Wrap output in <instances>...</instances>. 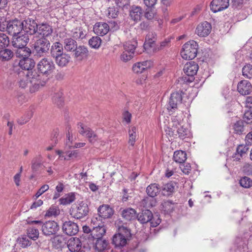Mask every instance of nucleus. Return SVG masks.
<instances>
[{"instance_id": "obj_1", "label": "nucleus", "mask_w": 252, "mask_h": 252, "mask_svg": "<svg viewBox=\"0 0 252 252\" xmlns=\"http://www.w3.org/2000/svg\"><path fill=\"white\" fill-rule=\"evenodd\" d=\"M19 87L21 88L29 87L31 93L37 91L41 87L44 86L45 84V80L42 78V76L35 70L19 72Z\"/></svg>"}, {"instance_id": "obj_2", "label": "nucleus", "mask_w": 252, "mask_h": 252, "mask_svg": "<svg viewBox=\"0 0 252 252\" xmlns=\"http://www.w3.org/2000/svg\"><path fill=\"white\" fill-rule=\"evenodd\" d=\"M50 47V42L45 37H41L35 41L33 44V54L37 57L46 55Z\"/></svg>"}, {"instance_id": "obj_3", "label": "nucleus", "mask_w": 252, "mask_h": 252, "mask_svg": "<svg viewBox=\"0 0 252 252\" xmlns=\"http://www.w3.org/2000/svg\"><path fill=\"white\" fill-rule=\"evenodd\" d=\"M198 45L194 40H189L185 43L181 51L182 57L187 60L194 59L197 55Z\"/></svg>"}, {"instance_id": "obj_4", "label": "nucleus", "mask_w": 252, "mask_h": 252, "mask_svg": "<svg viewBox=\"0 0 252 252\" xmlns=\"http://www.w3.org/2000/svg\"><path fill=\"white\" fill-rule=\"evenodd\" d=\"M37 68L38 71L40 73L39 74L42 76V79H44L46 82L47 78H45L44 75H46L47 77L48 75L51 74L55 69V66L52 60L49 58H44L37 63Z\"/></svg>"}, {"instance_id": "obj_5", "label": "nucleus", "mask_w": 252, "mask_h": 252, "mask_svg": "<svg viewBox=\"0 0 252 252\" xmlns=\"http://www.w3.org/2000/svg\"><path fill=\"white\" fill-rule=\"evenodd\" d=\"M79 132L85 136L92 144H94L98 140V136L96 132L88 126H83L82 124H78Z\"/></svg>"}, {"instance_id": "obj_6", "label": "nucleus", "mask_w": 252, "mask_h": 252, "mask_svg": "<svg viewBox=\"0 0 252 252\" xmlns=\"http://www.w3.org/2000/svg\"><path fill=\"white\" fill-rule=\"evenodd\" d=\"M91 223L93 224L91 235L94 239L102 238L106 233V229L104 226H100L97 217H94L92 219Z\"/></svg>"}, {"instance_id": "obj_7", "label": "nucleus", "mask_w": 252, "mask_h": 252, "mask_svg": "<svg viewBox=\"0 0 252 252\" xmlns=\"http://www.w3.org/2000/svg\"><path fill=\"white\" fill-rule=\"evenodd\" d=\"M89 212L88 204L82 201L77 204L75 209H73L71 215L74 218L80 219L86 216Z\"/></svg>"}, {"instance_id": "obj_8", "label": "nucleus", "mask_w": 252, "mask_h": 252, "mask_svg": "<svg viewBox=\"0 0 252 252\" xmlns=\"http://www.w3.org/2000/svg\"><path fill=\"white\" fill-rule=\"evenodd\" d=\"M59 229L58 223L55 221H47L42 225L41 230L45 236H51L57 233Z\"/></svg>"}, {"instance_id": "obj_9", "label": "nucleus", "mask_w": 252, "mask_h": 252, "mask_svg": "<svg viewBox=\"0 0 252 252\" xmlns=\"http://www.w3.org/2000/svg\"><path fill=\"white\" fill-rule=\"evenodd\" d=\"M23 22V32L29 35H33L36 33L38 30V24L35 20L32 19H27Z\"/></svg>"}, {"instance_id": "obj_10", "label": "nucleus", "mask_w": 252, "mask_h": 252, "mask_svg": "<svg viewBox=\"0 0 252 252\" xmlns=\"http://www.w3.org/2000/svg\"><path fill=\"white\" fill-rule=\"evenodd\" d=\"M8 33L12 36L21 34L23 32V22L22 21L18 19L9 21V25L8 26Z\"/></svg>"}, {"instance_id": "obj_11", "label": "nucleus", "mask_w": 252, "mask_h": 252, "mask_svg": "<svg viewBox=\"0 0 252 252\" xmlns=\"http://www.w3.org/2000/svg\"><path fill=\"white\" fill-rule=\"evenodd\" d=\"M29 41V35L23 32L13 36L12 39V44L15 48L24 47Z\"/></svg>"}, {"instance_id": "obj_12", "label": "nucleus", "mask_w": 252, "mask_h": 252, "mask_svg": "<svg viewBox=\"0 0 252 252\" xmlns=\"http://www.w3.org/2000/svg\"><path fill=\"white\" fill-rule=\"evenodd\" d=\"M182 97L179 92L171 94L167 108L169 112H174L177 109V105L181 103Z\"/></svg>"}, {"instance_id": "obj_13", "label": "nucleus", "mask_w": 252, "mask_h": 252, "mask_svg": "<svg viewBox=\"0 0 252 252\" xmlns=\"http://www.w3.org/2000/svg\"><path fill=\"white\" fill-rule=\"evenodd\" d=\"M62 228L63 232L69 236L75 235L79 231L78 224L70 220L65 221L63 223Z\"/></svg>"}, {"instance_id": "obj_14", "label": "nucleus", "mask_w": 252, "mask_h": 252, "mask_svg": "<svg viewBox=\"0 0 252 252\" xmlns=\"http://www.w3.org/2000/svg\"><path fill=\"white\" fill-rule=\"evenodd\" d=\"M229 5V0H213L210 7L214 13H216L226 9Z\"/></svg>"}, {"instance_id": "obj_15", "label": "nucleus", "mask_w": 252, "mask_h": 252, "mask_svg": "<svg viewBox=\"0 0 252 252\" xmlns=\"http://www.w3.org/2000/svg\"><path fill=\"white\" fill-rule=\"evenodd\" d=\"M211 29V25L208 22L205 21L197 26L195 32L200 37H205L210 34Z\"/></svg>"}, {"instance_id": "obj_16", "label": "nucleus", "mask_w": 252, "mask_h": 252, "mask_svg": "<svg viewBox=\"0 0 252 252\" xmlns=\"http://www.w3.org/2000/svg\"><path fill=\"white\" fill-rule=\"evenodd\" d=\"M73 52V58L79 61H81L87 58L89 54L87 48L83 45L77 46Z\"/></svg>"}, {"instance_id": "obj_17", "label": "nucleus", "mask_w": 252, "mask_h": 252, "mask_svg": "<svg viewBox=\"0 0 252 252\" xmlns=\"http://www.w3.org/2000/svg\"><path fill=\"white\" fill-rule=\"evenodd\" d=\"M143 15V10L139 6L132 5L129 9L130 19L135 22L140 21Z\"/></svg>"}, {"instance_id": "obj_18", "label": "nucleus", "mask_w": 252, "mask_h": 252, "mask_svg": "<svg viewBox=\"0 0 252 252\" xmlns=\"http://www.w3.org/2000/svg\"><path fill=\"white\" fill-rule=\"evenodd\" d=\"M57 65L60 67H64L67 66L70 62V56L65 53L58 56L53 59Z\"/></svg>"}, {"instance_id": "obj_19", "label": "nucleus", "mask_w": 252, "mask_h": 252, "mask_svg": "<svg viewBox=\"0 0 252 252\" xmlns=\"http://www.w3.org/2000/svg\"><path fill=\"white\" fill-rule=\"evenodd\" d=\"M198 69V64L194 62H189L186 63L184 67L185 73L192 78L195 75Z\"/></svg>"}, {"instance_id": "obj_20", "label": "nucleus", "mask_w": 252, "mask_h": 252, "mask_svg": "<svg viewBox=\"0 0 252 252\" xmlns=\"http://www.w3.org/2000/svg\"><path fill=\"white\" fill-rule=\"evenodd\" d=\"M19 66L24 71L20 72H26L27 71H33L32 69L34 66L35 63L33 59L29 58L21 59L19 63Z\"/></svg>"}, {"instance_id": "obj_21", "label": "nucleus", "mask_w": 252, "mask_h": 252, "mask_svg": "<svg viewBox=\"0 0 252 252\" xmlns=\"http://www.w3.org/2000/svg\"><path fill=\"white\" fill-rule=\"evenodd\" d=\"M151 65L152 63L150 61L138 62L133 65L132 70L135 73H141L145 70L150 68Z\"/></svg>"}, {"instance_id": "obj_22", "label": "nucleus", "mask_w": 252, "mask_h": 252, "mask_svg": "<svg viewBox=\"0 0 252 252\" xmlns=\"http://www.w3.org/2000/svg\"><path fill=\"white\" fill-rule=\"evenodd\" d=\"M109 26L106 23H96L94 26V31L97 35L103 36L109 31Z\"/></svg>"}, {"instance_id": "obj_23", "label": "nucleus", "mask_w": 252, "mask_h": 252, "mask_svg": "<svg viewBox=\"0 0 252 252\" xmlns=\"http://www.w3.org/2000/svg\"><path fill=\"white\" fill-rule=\"evenodd\" d=\"M237 90L242 95L249 94L252 90L251 84L247 80H242L238 83Z\"/></svg>"}, {"instance_id": "obj_24", "label": "nucleus", "mask_w": 252, "mask_h": 252, "mask_svg": "<svg viewBox=\"0 0 252 252\" xmlns=\"http://www.w3.org/2000/svg\"><path fill=\"white\" fill-rule=\"evenodd\" d=\"M98 218L106 219L111 217L113 214V210L108 205H102L98 209Z\"/></svg>"}, {"instance_id": "obj_25", "label": "nucleus", "mask_w": 252, "mask_h": 252, "mask_svg": "<svg viewBox=\"0 0 252 252\" xmlns=\"http://www.w3.org/2000/svg\"><path fill=\"white\" fill-rule=\"evenodd\" d=\"M53 32L52 27L48 24L42 23L38 25V30L36 32L41 35L42 37H47L50 35Z\"/></svg>"}, {"instance_id": "obj_26", "label": "nucleus", "mask_w": 252, "mask_h": 252, "mask_svg": "<svg viewBox=\"0 0 252 252\" xmlns=\"http://www.w3.org/2000/svg\"><path fill=\"white\" fill-rule=\"evenodd\" d=\"M153 215L149 210H143L141 213L137 215L138 220L141 223H146L152 220Z\"/></svg>"}, {"instance_id": "obj_27", "label": "nucleus", "mask_w": 252, "mask_h": 252, "mask_svg": "<svg viewBox=\"0 0 252 252\" xmlns=\"http://www.w3.org/2000/svg\"><path fill=\"white\" fill-rule=\"evenodd\" d=\"M63 53V44L59 42H55L54 43L50 49L51 57L54 59Z\"/></svg>"}, {"instance_id": "obj_28", "label": "nucleus", "mask_w": 252, "mask_h": 252, "mask_svg": "<svg viewBox=\"0 0 252 252\" xmlns=\"http://www.w3.org/2000/svg\"><path fill=\"white\" fill-rule=\"evenodd\" d=\"M126 242L127 239L121 234H116L113 237L112 243L116 248L123 247L126 245Z\"/></svg>"}, {"instance_id": "obj_29", "label": "nucleus", "mask_w": 252, "mask_h": 252, "mask_svg": "<svg viewBox=\"0 0 252 252\" xmlns=\"http://www.w3.org/2000/svg\"><path fill=\"white\" fill-rule=\"evenodd\" d=\"M63 47L67 52H73L77 48V42L71 37L66 38L63 40Z\"/></svg>"}, {"instance_id": "obj_30", "label": "nucleus", "mask_w": 252, "mask_h": 252, "mask_svg": "<svg viewBox=\"0 0 252 252\" xmlns=\"http://www.w3.org/2000/svg\"><path fill=\"white\" fill-rule=\"evenodd\" d=\"M67 247L71 252H77L80 250L81 242L79 238H72L67 242Z\"/></svg>"}, {"instance_id": "obj_31", "label": "nucleus", "mask_w": 252, "mask_h": 252, "mask_svg": "<svg viewBox=\"0 0 252 252\" xmlns=\"http://www.w3.org/2000/svg\"><path fill=\"white\" fill-rule=\"evenodd\" d=\"M122 215L123 218L127 220H131L137 218L136 211L131 208L124 209L122 211Z\"/></svg>"}, {"instance_id": "obj_32", "label": "nucleus", "mask_w": 252, "mask_h": 252, "mask_svg": "<svg viewBox=\"0 0 252 252\" xmlns=\"http://www.w3.org/2000/svg\"><path fill=\"white\" fill-rule=\"evenodd\" d=\"M176 184L170 182L164 185L161 189L162 193L164 196H169L174 192Z\"/></svg>"}, {"instance_id": "obj_33", "label": "nucleus", "mask_w": 252, "mask_h": 252, "mask_svg": "<svg viewBox=\"0 0 252 252\" xmlns=\"http://www.w3.org/2000/svg\"><path fill=\"white\" fill-rule=\"evenodd\" d=\"M160 190L159 186L156 183L150 184L146 189L148 195L152 197L156 196Z\"/></svg>"}, {"instance_id": "obj_34", "label": "nucleus", "mask_w": 252, "mask_h": 252, "mask_svg": "<svg viewBox=\"0 0 252 252\" xmlns=\"http://www.w3.org/2000/svg\"><path fill=\"white\" fill-rule=\"evenodd\" d=\"M18 49L15 52L16 56L17 58L21 59H25L26 58H29L31 55V49L25 46L24 47H18Z\"/></svg>"}, {"instance_id": "obj_35", "label": "nucleus", "mask_w": 252, "mask_h": 252, "mask_svg": "<svg viewBox=\"0 0 252 252\" xmlns=\"http://www.w3.org/2000/svg\"><path fill=\"white\" fill-rule=\"evenodd\" d=\"M137 129L135 126H130L128 129V141L129 145L133 147L134 145L137 138Z\"/></svg>"}, {"instance_id": "obj_36", "label": "nucleus", "mask_w": 252, "mask_h": 252, "mask_svg": "<svg viewBox=\"0 0 252 252\" xmlns=\"http://www.w3.org/2000/svg\"><path fill=\"white\" fill-rule=\"evenodd\" d=\"M174 160L179 163H183L187 159V154L183 151H176L174 153Z\"/></svg>"}, {"instance_id": "obj_37", "label": "nucleus", "mask_w": 252, "mask_h": 252, "mask_svg": "<svg viewBox=\"0 0 252 252\" xmlns=\"http://www.w3.org/2000/svg\"><path fill=\"white\" fill-rule=\"evenodd\" d=\"M157 39V34L155 32H149L146 36V42L144 46L152 47L154 46Z\"/></svg>"}, {"instance_id": "obj_38", "label": "nucleus", "mask_w": 252, "mask_h": 252, "mask_svg": "<svg viewBox=\"0 0 252 252\" xmlns=\"http://www.w3.org/2000/svg\"><path fill=\"white\" fill-rule=\"evenodd\" d=\"M173 127L176 129V133L181 139H184L188 134V129L184 127L183 126H177L175 124V125H173Z\"/></svg>"}, {"instance_id": "obj_39", "label": "nucleus", "mask_w": 252, "mask_h": 252, "mask_svg": "<svg viewBox=\"0 0 252 252\" xmlns=\"http://www.w3.org/2000/svg\"><path fill=\"white\" fill-rule=\"evenodd\" d=\"M95 239L96 240L94 246L95 250L100 252L106 249L108 244V242L107 241L103 240L102 238Z\"/></svg>"}, {"instance_id": "obj_40", "label": "nucleus", "mask_w": 252, "mask_h": 252, "mask_svg": "<svg viewBox=\"0 0 252 252\" xmlns=\"http://www.w3.org/2000/svg\"><path fill=\"white\" fill-rule=\"evenodd\" d=\"M13 56V52L8 49H3L0 51V59L2 61H8Z\"/></svg>"}, {"instance_id": "obj_41", "label": "nucleus", "mask_w": 252, "mask_h": 252, "mask_svg": "<svg viewBox=\"0 0 252 252\" xmlns=\"http://www.w3.org/2000/svg\"><path fill=\"white\" fill-rule=\"evenodd\" d=\"M17 242L19 245L23 248H26L32 245V241L27 236L24 235L19 237L17 239Z\"/></svg>"}, {"instance_id": "obj_42", "label": "nucleus", "mask_w": 252, "mask_h": 252, "mask_svg": "<svg viewBox=\"0 0 252 252\" xmlns=\"http://www.w3.org/2000/svg\"><path fill=\"white\" fill-rule=\"evenodd\" d=\"M42 166V157L38 155L34 157L32 161V168L33 171H37Z\"/></svg>"}, {"instance_id": "obj_43", "label": "nucleus", "mask_w": 252, "mask_h": 252, "mask_svg": "<svg viewBox=\"0 0 252 252\" xmlns=\"http://www.w3.org/2000/svg\"><path fill=\"white\" fill-rule=\"evenodd\" d=\"M137 45V43L135 40L126 42L124 45V50L134 54Z\"/></svg>"}, {"instance_id": "obj_44", "label": "nucleus", "mask_w": 252, "mask_h": 252, "mask_svg": "<svg viewBox=\"0 0 252 252\" xmlns=\"http://www.w3.org/2000/svg\"><path fill=\"white\" fill-rule=\"evenodd\" d=\"M75 197L74 193H70L60 198L59 201L60 202V204L63 205H67L73 202L75 200Z\"/></svg>"}, {"instance_id": "obj_45", "label": "nucleus", "mask_w": 252, "mask_h": 252, "mask_svg": "<svg viewBox=\"0 0 252 252\" xmlns=\"http://www.w3.org/2000/svg\"><path fill=\"white\" fill-rule=\"evenodd\" d=\"M27 234L29 238L35 241L38 238L39 231L34 227H30L27 230Z\"/></svg>"}, {"instance_id": "obj_46", "label": "nucleus", "mask_w": 252, "mask_h": 252, "mask_svg": "<svg viewBox=\"0 0 252 252\" xmlns=\"http://www.w3.org/2000/svg\"><path fill=\"white\" fill-rule=\"evenodd\" d=\"M53 101L58 107L62 106L64 103L62 92H59L55 93L53 96Z\"/></svg>"}, {"instance_id": "obj_47", "label": "nucleus", "mask_w": 252, "mask_h": 252, "mask_svg": "<svg viewBox=\"0 0 252 252\" xmlns=\"http://www.w3.org/2000/svg\"><path fill=\"white\" fill-rule=\"evenodd\" d=\"M90 46L93 48L98 49L101 44V39L98 36H93L89 40Z\"/></svg>"}, {"instance_id": "obj_48", "label": "nucleus", "mask_w": 252, "mask_h": 252, "mask_svg": "<svg viewBox=\"0 0 252 252\" xmlns=\"http://www.w3.org/2000/svg\"><path fill=\"white\" fill-rule=\"evenodd\" d=\"M233 129L235 133L239 135L242 134L244 131L243 122L241 121L236 122L233 125Z\"/></svg>"}, {"instance_id": "obj_49", "label": "nucleus", "mask_w": 252, "mask_h": 252, "mask_svg": "<svg viewBox=\"0 0 252 252\" xmlns=\"http://www.w3.org/2000/svg\"><path fill=\"white\" fill-rule=\"evenodd\" d=\"M239 184L241 187L248 189L252 186V180L250 178L244 176L240 179Z\"/></svg>"}, {"instance_id": "obj_50", "label": "nucleus", "mask_w": 252, "mask_h": 252, "mask_svg": "<svg viewBox=\"0 0 252 252\" xmlns=\"http://www.w3.org/2000/svg\"><path fill=\"white\" fill-rule=\"evenodd\" d=\"M9 44V39L7 35L0 32V49H3Z\"/></svg>"}, {"instance_id": "obj_51", "label": "nucleus", "mask_w": 252, "mask_h": 252, "mask_svg": "<svg viewBox=\"0 0 252 252\" xmlns=\"http://www.w3.org/2000/svg\"><path fill=\"white\" fill-rule=\"evenodd\" d=\"M60 213V211L58 207L55 206H52L47 210L45 216V217H56L59 215Z\"/></svg>"}, {"instance_id": "obj_52", "label": "nucleus", "mask_w": 252, "mask_h": 252, "mask_svg": "<svg viewBox=\"0 0 252 252\" xmlns=\"http://www.w3.org/2000/svg\"><path fill=\"white\" fill-rule=\"evenodd\" d=\"M243 75L248 78H252V65L247 64L242 69Z\"/></svg>"}, {"instance_id": "obj_53", "label": "nucleus", "mask_w": 252, "mask_h": 252, "mask_svg": "<svg viewBox=\"0 0 252 252\" xmlns=\"http://www.w3.org/2000/svg\"><path fill=\"white\" fill-rule=\"evenodd\" d=\"M162 206L164 211L168 213L171 212L173 210L174 207V203H173L171 201L166 200L163 201L162 203Z\"/></svg>"}, {"instance_id": "obj_54", "label": "nucleus", "mask_w": 252, "mask_h": 252, "mask_svg": "<svg viewBox=\"0 0 252 252\" xmlns=\"http://www.w3.org/2000/svg\"><path fill=\"white\" fill-rule=\"evenodd\" d=\"M66 157H64V160H68L71 159L76 158L78 155V150H73L71 151H67L65 152Z\"/></svg>"}, {"instance_id": "obj_55", "label": "nucleus", "mask_w": 252, "mask_h": 252, "mask_svg": "<svg viewBox=\"0 0 252 252\" xmlns=\"http://www.w3.org/2000/svg\"><path fill=\"white\" fill-rule=\"evenodd\" d=\"M118 9L115 7H109L108 9L107 15L109 18H115L118 14Z\"/></svg>"}, {"instance_id": "obj_56", "label": "nucleus", "mask_w": 252, "mask_h": 252, "mask_svg": "<svg viewBox=\"0 0 252 252\" xmlns=\"http://www.w3.org/2000/svg\"><path fill=\"white\" fill-rule=\"evenodd\" d=\"M133 54L124 50L121 55V59L123 61L126 62L133 58Z\"/></svg>"}, {"instance_id": "obj_57", "label": "nucleus", "mask_w": 252, "mask_h": 252, "mask_svg": "<svg viewBox=\"0 0 252 252\" xmlns=\"http://www.w3.org/2000/svg\"><path fill=\"white\" fill-rule=\"evenodd\" d=\"M118 234H121L122 235H124L126 239L130 235L129 229L124 226H121L119 227V233Z\"/></svg>"}, {"instance_id": "obj_58", "label": "nucleus", "mask_w": 252, "mask_h": 252, "mask_svg": "<svg viewBox=\"0 0 252 252\" xmlns=\"http://www.w3.org/2000/svg\"><path fill=\"white\" fill-rule=\"evenodd\" d=\"M32 117V113H28L24 116L22 117L21 118L19 119L17 121V122L21 125H24L28 122L31 119Z\"/></svg>"}, {"instance_id": "obj_59", "label": "nucleus", "mask_w": 252, "mask_h": 252, "mask_svg": "<svg viewBox=\"0 0 252 252\" xmlns=\"http://www.w3.org/2000/svg\"><path fill=\"white\" fill-rule=\"evenodd\" d=\"M74 138L72 134L71 130H68V133L66 134V146L70 148L73 147L72 141Z\"/></svg>"}, {"instance_id": "obj_60", "label": "nucleus", "mask_w": 252, "mask_h": 252, "mask_svg": "<svg viewBox=\"0 0 252 252\" xmlns=\"http://www.w3.org/2000/svg\"><path fill=\"white\" fill-rule=\"evenodd\" d=\"M244 121L248 124L252 123V111H247L244 114Z\"/></svg>"}, {"instance_id": "obj_61", "label": "nucleus", "mask_w": 252, "mask_h": 252, "mask_svg": "<svg viewBox=\"0 0 252 252\" xmlns=\"http://www.w3.org/2000/svg\"><path fill=\"white\" fill-rule=\"evenodd\" d=\"M180 168L185 174H189L191 170V166L189 163H182L180 166Z\"/></svg>"}, {"instance_id": "obj_62", "label": "nucleus", "mask_w": 252, "mask_h": 252, "mask_svg": "<svg viewBox=\"0 0 252 252\" xmlns=\"http://www.w3.org/2000/svg\"><path fill=\"white\" fill-rule=\"evenodd\" d=\"M244 0H231L232 7L234 9H239L242 7Z\"/></svg>"}, {"instance_id": "obj_63", "label": "nucleus", "mask_w": 252, "mask_h": 252, "mask_svg": "<svg viewBox=\"0 0 252 252\" xmlns=\"http://www.w3.org/2000/svg\"><path fill=\"white\" fill-rule=\"evenodd\" d=\"M243 171L248 175H252V165L246 163L243 167Z\"/></svg>"}, {"instance_id": "obj_64", "label": "nucleus", "mask_w": 252, "mask_h": 252, "mask_svg": "<svg viewBox=\"0 0 252 252\" xmlns=\"http://www.w3.org/2000/svg\"><path fill=\"white\" fill-rule=\"evenodd\" d=\"M49 187L48 185H43L37 191L35 196L36 198H38L41 195H42L43 193H44L46 191L48 190Z\"/></svg>"}]
</instances>
